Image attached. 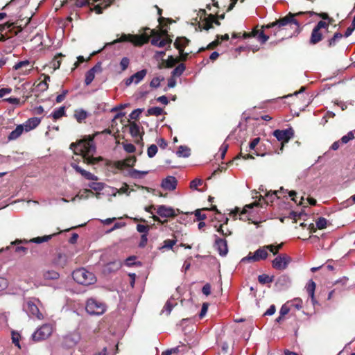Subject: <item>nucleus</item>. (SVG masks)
<instances>
[{"label":"nucleus","instance_id":"obj_20","mask_svg":"<svg viewBox=\"0 0 355 355\" xmlns=\"http://www.w3.org/2000/svg\"><path fill=\"white\" fill-rule=\"evenodd\" d=\"M161 187L166 191H173L177 187L176 178L173 176H168L162 182Z\"/></svg>","mask_w":355,"mask_h":355},{"label":"nucleus","instance_id":"obj_45","mask_svg":"<svg viewBox=\"0 0 355 355\" xmlns=\"http://www.w3.org/2000/svg\"><path fill=\"white\" fill-rule=\"evenodd\" d=\"M315 225L319 230L324 229L327 225V220L324 217H320L315 220Z\"/></svg>","mask_w":355,"mask_h":355},{"label":"nucleus","instance_id":"obj_23","mask_svg":"<svg viewBox=\"0 0 355 355\" xmlns=\"http://www.w3.org/2000/svg\"><path fill=\"white\" fill-rule=\"evenodd\" d=\"M71 166L75 169V171L77 173L81 174V175L83 176L85 179L89 180H94V181L98 180L97 176H96L95 175L92 174L90 172H88V171L83 169L78 164H71Z\"/></svg>","mask_w":355,"mask_h":355},{"label":"nucleus","instance_id":"obj_14","mask_svg":"<svg viewBox=\"0 0 355 355\" xmlns=\"http://www.w3.org/2000/svg\"><path fill=\"white\" fill-rule=\"evenodd\" d=\"M24 309L29 315H32L40 320L43 318L42 313L40 311L37 306L33 301H27L24 306Z\"/></svg>","mask_w":355,"mask_h":355},{"label":"nucleus","instance_id":"obj_44","mask_svg":"<svg viewBox=\"0 0 355 355\" xmlns=\"http://www.w3.org/2000/svg\"><path fill=\"white\" fill-rule=\"evenodd\" d=\"M209 208H202V209H198L195 211L194 214L196 217V220L198 221H202L203 220H205L207 218V216L205 214H202V211L204 210H208Z\"/></svg>","mask_w":355,"mask_h":355},{"label":"nucleus","instance_id":"obj_56","mask_svg":"<svg viewBox=\"0 0 355 355\" xmlns=\"http://www.w3.org/2000/svg\"><path fill=\"white\" fill-rule=\"evenodd\" d=\"M291 306L300 310L302 307V300L300 298H295L291 301Z\"/></svg>","mask_w":355,"mask_h":355},{"label":"nucleus","instance_id":"obj_57","mask_svg":"<svg viewBox=\"0 0 355 355\" xmlns=\"http://www.w3.org/2000/svg\"><path fill=\"white\" fill-rule=\"evenodd\" d=\"M203 181L201 179H195L190 183V188L191 189H198V187L202 185Z\"/></svg>","mask_w":355,"mask_h":355},{"label":"nucleus","instance_id":"obj_64","mask_svg":"<svg viewBox=\"0 0 355 355\" xmlns=\"http://www.w3.org/2000/svg\"><path fill=\"white\" fill-rule=\"evenodd\" d=\"M108 5H105V6H102L101 4L96 5L92 10H94L96 14H101L103 12V10L107 7Z\"/></svg>","mask_w":355,"mask_h":355},{"label":"nucleus","instance_id":"obj_55","mask_svg":"<svg viewBox=\"0 0 355 355\" xmlns=\"http://www.w3.org/2000/svg\"><path fill=\"white\" fill-rule=\"evenodd\" d=\"M176 63H178V57L174 58L173 57L170 56L166 61V67H173L175 65Z\"/></svg>","mask_w":355,"mask_h":355},{"label":"nucleus","instance_id":"obj_28","mask_svg":"<svg viewBox=\"0 0 355 355\" xmlns=\"http://www.w3.org/2000/svg\"><path fill=\"white\" fill-rule=\"evenodd\" d=\"M42 277L45 280H57L60 278V274L55 270H44Z\"/></svg>","mask_w":355,"mask_h":355},{"label":"nucleus","instance_id":"obj_49","mask_svg":"<svg viewBox=\"0 0 355 355\" xmlns=\"http://www.w3.org/2000/svg\"><path fill=\"white\" fill-rule=\"evenodd\" d=\"M8 30V36H10L12 37V36H15L17 35L19 32H21L22 31V28L20 27V26H18L17 27V29L16 30L15 29V24L10 28H7Z\"/></svg>","mask_w":355,"mask_h":355},{"label":"nucleus","instance_id":"obj_18","mask_svg":"<svg viewBox=\"0 0 355 355\" xmlns=\"http://www.w3.org/2000/svg\"><path fill=\"white\" fill-rule=\"evenodd\" d=\"M137 162V158L135 156H130L127 157L126 159L121 161H116L114 162V166L119 169L122 170L125 167H132L135 165Z\"/></svg>","mask_w":355,"mask_h":355},{"label":"nucleus","instance_id":"obj_25","mask_svg":"<svg viewBox=\"0 0 355 355\" xmlns=\"http://www.w3.org/2000/svg\"><path fill=\"white\" fill-rule=\"evenodd\" d=\"M41 122V119L38 117H33L28 119L23 125L25 128L26 132H28L34 128H35L37 126L39 125V124Z\"/></svg>","mask_w":355,"mask_h":355},{"label":"nucleus","instance_id":"obj_47","mask_svg":"<svg viewBox=\"0 0 355 355\" xmlns=\"http://www.w3.org/2000/svg\"><path fill=\"white\" fill-rule=\"evenodd\" d=\"M157 150H158V148H157V145H155V144L150 145L148 148V150H147L148 156L150 158L153 157L156 155V153H157Z\"/></svg>","mask_w":355,"mask_h":355},{"label":"nucleus","instance_id":"obj_63","mask_svg":"<svg viewBox=\"0 0 355 355\" xmlns=\"http://www.w3.org/2000/svg\"><path fill=\"white\" fill-rule=\"evenodd\" d=\"M89 187L95 191H100L103 189V184L100 182H92L89 184Z\"/></svg>","mask_w":355,"mask_h":355},{"label":"nucleus","instance_id":"obj_29","mask_svg":"<svg viewBox=\"0 0 355 355\" xmlns=\"http://www.w3.org/2000/svg\"><path fill=\"white\" fill-rule=\"evenodd\" d=\"M24 130H25L24 125L23 124L18 125L16 127V128L10 133V135L8 136V139L9 140L17 139L18 137H19L21 135Z\"/></svg>","mask_w":355,"mask_h":355},{"label":"nucleus","instance_id":"obj_60","mask_svg":"<svg viewBox=\"0 0 355 355\" xmlns=\"http://www.w3.org/2000/svg\"><path fill=\"white\" fill-rule=\"evenodd\" d=\"M129 63H130V60L128 58H126V57L123 58L120 62V66H121V70L125 71L128 67Z\"/></svg>","mask_w":355,"mask_h":355},{"label":"nucleus","instance_id":"obj_61","mask_svg":"<svg viewBox=\"0 0 355 355\" xmlns=\"http://www.w3.org/2000/svg\"><path fill=\"white\" fill-rule=\"evenodd\" d=\"M75 5L79 8L89 6L90 5V0H76Z\"/></svg>","mask_w":355,"mask_h":355},{"label":"nucleus","instance_id":"obj_40","mask_svg":"<svg viewBox=\"0 0 355 355\" xmlns=\"http://www.w3.org/2000/svg\"><path fill=\"white\" fill-rule=\"evenodd\" d=\"M274 277L273 276H269L266 274H263L261 275H259L258 277V281L261 284H265L271 283L273 282Z\"/></svg>","mask_w":355,"mask_h":355},{"label":"nucleus","instance_id":"obj_39","mask_svg":"<svg viewBox=\"0 0 355 355\" xmlns=\"http://www.w3.org/2000/svg\"><path fill=\"white\" fill-rule=\"evenodd\" d=\"M190 155V148L187 146H179V157H188Z\"/></svg>","mask_w":355,"mask_h":355},{"label":"nucleus","instance_id":"obj_19","mask_svg":"<svg viewBox=\"0 0 355 355\" xmlns=\"http://www.w3.org/2000/svg\"><path fill=\"white\" fill-rule=\"evenodd\" d=\"M258 205V203L254 202L252 204H249V205H246L245 206V207L242 209V211H240V209L239 207H236L231 213L230 214L232 215L233 216H236L237 214H239L240 215V220H250L249 218H248L247 216H244V215L247 213V209H252L253 208L254 206H257Z\"/></svg>","mask_w":355,"mask_h":355},{"label":"nucleus","instance_id":"obj_35","mask_svg":"<svg viewBox=\"0 0 355 355\" xmlns=\"http://www.w3.org/2000/svg\"><path fill=\"white\" fill-rule=\"evenodd\" d=\"M64 55L61 53H59L55 55V57L51 62V67L53 69V70H56L60 68L61 64V58Z\"/></svg>","mask_w":355,"mask_h":355},{"label":"nucleus","instance_id":"obj_8","mask_svg":"<svg viewBox=\"0 0 355 355\" xmlns=\"http://www.w3.org/2000/svg\"><path fill=\"white\" fill-rule=\"evenodd\" d=\"M273 135L278 141L282 142L280 150L282 152L284 144L288 142V141L293 137L294 130L292 128L285 130H275L273 132Z\"/></svg>","mask_w":355,"mask_h":355},{"label":"nucleus","instance_id":"obj_32","mask_svg":"<svg viewBox=\"0 0 355 355\" xmlns=\"http://www.w3.org/2000/svg\"><path fill=\"white\" fill-rule=\"evenodd\" d=\"M87 116L88 113L83 109L76 110L74 112V117L78 123H82Z\"/></svg>","mask_w":355,"mask_h":355},{"label":"nucleus","instance_id":"obj_27","mask_svg":"<svg viewBox=\"0 0 355 355\" xmlns=\"http://www.w3.org/2000/svg\"><path fill=\"white\" fill-rule=\"evenodd\" d=\"M67 256L65 254L58 253L53 259V263L55 266L64 268L67 263Z\"/></svg>","mask_w":355,"mask_h":355},{"label":"nucleus","instance_id":"obj_50","mask_svg":"<svg viewBox=\"0 0 355 355\" xmlns=\"http://www.w3.org/2000/svg\"><path fill=\"white\" fill-rule=\"evenodd\" d=\"M30 64H31L30 62L28 60H26L20 61V62L16 63L14 65L13 68L15 70H18V69H21L23 67L26 68L28 67H30Z\"/></svg>","mask_w":355,"mask_h":355},{"label":"nucleus","instance_id":"obj_1","mask_svg":"<svg viewBox=\"0 0 355 355\" xmlns=\"http://www.w3.org/2000/svg\"><path fill=\"white\" fill-rule=\"evenodd\" d=\"M304 14H308L310 16L317 15L324 20L329 19V15L327 12L318 13L314 11L298 12L296 13L288 12L285 17L279 18L272 23L262 26V30L261 31L258 29L257 26L254 27L251 32H244L242 37L244 39L257 37L258 40L261 44H264L269 39V36L264 33V29H273L274 35L277 36V34L282 33V31L287 30L288 27L293 30V32L287 35H284L280 38V40H283L285 37L288 38L293 35H297L301 31V28L300 22L295 17Z\"/></svg>","mask_w":355,"mask_h":355},{"label":"nucleus","instance_id":"obj_7","mask_svg":"<svg viewBox=\"0 0 355 355\" xmlns=\"http://www.w3.org/2000/svg\"><path fill=\"white\" fill-rule=\"evenodd\" d=\"M53 332V327L50 324H44L38 328L33 334L34 341H41L48 338Z\"/></svg>","mask_w":355,"mask_h":355},{"label":"nucleus","instance_id":"obj_43","mask_svg":"<svg viewBox=\"0 0 355 355\" xmlns=\"http://www.w3.org/2000/svg\"><path fill=\"white\" fill-rule=\"evenodd\" d=\"M148 171H141L136 169L129 171V176L132 178H141L142 175H146Z\"/></svg>","mask_w":355,"mask_h":355},{"label":"nucleus","instance_id":"obj_37","mask_svg":"<svg viewBox=\"0 0 355 355\" xmlns=\"http://www.w3.org/2000/svg\"><path fill=\"white\" fill-rule=\"evenodd\" d=\"M55 235V234H53L51 235H46L44 236L35 237V238L31 239L30 242L35 243H41L43 242H47Z\"/></svg>","mask_w":355,"mask_h":355},{"label":"nucleus","instance_id":"obj_6","mask_svg":"<svg viewBox=\"0 0 355 355\" xmlns=\"http://www.w3.org/2000/svg\"><path fill=\"white\" fill-rule=\"evenodd\" d=\"M86 311L90 315H101L106 310L105 305L103 303L91 298L87 301Z\"/></svg>","mask_w":355,"mask_h":355},{"label":"nucleus","instance_id":"obj_3","mask_svg":"<svg viewBox=\"0 0 355 355\" xmlns=\"http://www.w3.org/2000/svg\"><path fill=\"white\" fill-rule=\"evenodd\" d=\"M99 134L111 135L112 131L110 129L106 128L101 132H96L92 135H88L76 143H71L70 144V149L73 151L74 154L81 155L85 163L87 164H97L103 160L102 157H93V154L96 152V146L94 140L95 137Z\"/></svg>","mask_w":355,"mask_h":355},{"label":"nucleus","instance_id":"obj_4","mask_svg":"<svg viewBox=\"0 0 355 355\" xmlns=\"http://www.w3.org/2000/svg\"><path fill=\"white\" fill-rule=\"evenodd\" d=\"M73 279L82 285L88 286L96 282L94 275L84 268L75 270L72 273Z\"/></svg>","mask_w":355,"mask_h":355},{"label":"nucleus","instance_id":"obj_12","mask_svg":"<svg viewBox=\"0 0 355 355\" xmlns=\"http://www.w3.org/2000/svg\"><path fill=\"white\" fill-rule=\"evenodd\" d=\"M259 141H260V138L259 137H256L254 139H252V141L249 144V146H248L249 150H254V153H252V154H251V153H244L243 152V148H241V152H240L239 156L236 158H239V157H241L244 159H254V157L253 155L254 154H255L257 156H263L264 154H260V153H259L255 150V148L258 145Z\"/></svg>","mask_w":355,"mask_h":355},{"label":"nucleus","instance_id":"obj_26","mask_svg":"<svg viewBox=\"0 0 355 355\" xmlns=\"http://www.w3.org/2000/svg\"><path fill=\"white\" fill-rule=\"evenodd\" d=\"M315 287L316 284L312 279L309 280L306 286V291L311 297L313 305H315L317 303L314 295Z\"/></svg>","mask_w":355,"mask_h":355},{"label":"nucleus","instance_id":"obj_54","mask_svg":"<svg viewBox=\"0 0 355 355\" xmlns=\"http://www.w3.org/2000/svg\"><path fill=\"white\" fill-rule=\"evenodd\" d=\"M138 188H140V189H145L148 192H151L154 196H164L161 191H156L155 189H151V188H149V187H144V186H138Z\"/></svg>","mask_w":355,"mask_h":355},{"label":"nucleus","instance_id":"obj_21","mask_svg":"<svg viewBox=\"0 0 355 355\" xmlns=\"http://www.w3.org/2000/svg\"><path fill=\"white\" fill-rule=\"evenodd\" d=\"M71 166L75 169V171L77 173L81 174V175L83 176L85 179L89 180H94V181L98 180L97 176H96L95 175L92 174L90 172H88V171L83 169L78 164H71Z\"/></svg>","mask_w":355,"mask_h":355},{"label":"nucleus","instance_id":"obj_11","mask_svg":"<svg viewBox=\"0 0 355 355\" xmlns=\"http://www.w3.org/2000/svg\"><path fill=\"white\" fill-rule=\"evenodd\" d=\"M291 261V258L288 255L280 254L272 261V266L275 270H284L288 267Z\"/></svg>","mask_w":355,"mask_h":355},{"label":"nucleus","instance_id":"obj_22","mask_svg":"<svg viewBox=\"0 0 355 355\" xmlns=\"http://www.w3.org/2000/svg\"><path fill=\"white\" fill-rule=\"evenodd\" d=\"M71 166L75 169V171L77 173L81 174V175L83 176L85 179L89 180H94V181L98 180L97 176H96L95 175L92 174L90 172H88V171L83 169L78 164H71Z\"/></svg>","mask_w":355,"mask_h":355},{"label":"nucleus","instance_id":"obj_17","mask_svg":"<svg viewBox=\"0 0 355 355\" xmlns=\"http://www.w3.org/2000/svg\"><path fill=\"white\" fill-rule=\"evenodd\" d=\"M100 71H101V63L99 62L86 73L85 79V85H90L95 78V73Z\"/></svg>","mask_w":355,"mask_h":355},{"label":"nucleus","instance_id":"obj_38","mask_svg":"<svg viewBox=\"0 0 355 355\" xmlns=\"http://www.w3.org/2000/svg\"><path fill=\"white\" fill-rule=\"evenodd\" d=\"M173 300H168L166 304L164 306L163 310L162 311V313L166 312V315H169L171 312L173 308L176 306V302H172Z\"/></svg>","mask_w":355,"mask_h":355},{"label":"nucleus","instance_id":"obj_48","mask_svg":"<svg viewBox=\"0 0 355 355\" xmlns=\"http://www.w3.org/2000/svg\"><path fill=\"white\" fill-rule=\"evenodd\" d=\"M163 77H155L150 83V86L153 88H157L160 85L161 81H164Z\"/></svg>","mask_w":355,"mask_h":355},{"label":"nucleus","instance_id":"obj_52","mask_svg":"<svg viewBox=\"0 0 355 355\" xmlns=\"http://www.w3.org/2000/svg\"><path fill=\"white\" fill-rule=\"evenodd\" d=\"M144 109L138 108L136 110H134L130 114V118L131 119L137 120L139 117V115L143 112Z\"/></svg>","mask_w":355,"mask_h":355},{"label":"nucleus","instance_id":"obj_41","mask_svg":"<svg viewBox=\"0 0 355 355\" xmlns=\"http://www.w3.org/2000/svg\"><path fill=\"white\" fill-rule=\"evenodd\" d=\"M121 266V264L120 262L117 261H112L108 263L105 266V270L108 272H112L114 270H119Z\"/></svg>","mask_w":355,"mask_h":355},{"label":"nucleus","instance_id":"obj_10","mask_svg":"<svg viewBox=\"0 0 355 355\" xmlns=\"http://www.w3.org/2000/svg\"><path fill=\"white\" fill-rule=\"evenodd\" d=\"M268 256V251L266 250L265 246L261 247L257 249L254 254L250 252L247 257L242 259V261H248L249 262H257L260 260H265Z\"/></svg>","mask_w":355,"mask_h":355},{"label":"nucleus","instance_id":"obj_46","mask_svg":"<svg viewBox=\"0 0 355 355\" xmlns=\"http://www.w3.org/2000/svg\"><path fill=\"white\" fill-rule=\"evenodd\" d=\"M176 243L175 239H166L164 241V245L159 248L160 250L166 249L169 250Z\"/></svg>","mask_w":355,"mask_h":355},{"label":"nucleus","instance_id":"obj_15","mask_svg":"<svg viewBox=\"0 0 355 355\" xmlns=\"http://www.w3.org/2000/svg\"><path fill=\"white\" fill-rule=\"evenodd\" d=\"M214 237L215 241L214 247L218 250L220 256H225L228 252L227 241L224 239L219 238L217 235H214Z\"/></svg>","mask_w":355,"mask_h":355},{"label":"nucleus","instance_id":"obj_9","mask_svg":"<svg viewBox=\"0 0 355 355\" xmlns=\"http://www.w3.org/2000/svg\"><path fill=\"white\" fill-rule=\"evenodd\" d=\"M325 26L326 24L324 21H320L315 26V27L312 30L309 40V43L311 44L314 45L322 41V40L323 39V35L321 32V30L325 28Z\"/></svg>","mask_w":355,"mask_h":355},{"label":"nucleus","instance_id":"obj_2","mask_svg":"<svg viewBox=\"0 0 355 355\" xmlns=\"http://www.w3.org/2000/svg\"><path fill=\"white\" fill-rule=\"evenodd\" d=\"M140 33L137 35L132 34H122L119 38L113 40L111 42L106 43L105 46H111L119 42H129L135 46H141L148 43L151 37V44L159 47L165 46L168 40L166 39H162L163 35L167 34V30L163 29L162 31H157L155 29H150L146 27L140 30Z\"/></svg>","mask_w":355,"mask_h":355},{"label":"nucleus","instance_id":"obj_24","mask_svg":"<svg viewBox=\"0 0 355 355\" xmlns=\"http://www.w3.org/2000/svg\"><path fill=\"white\" fill-rule=\"evenodd\" d=\"M157 213L159 216L166 218L173 217L175 215L174 209L164 205H160L157 208Z\"/></svg>","mask_w":355,"mask_h":355},{"label":"nucleus","instance_id":"obj_59","mask_svg":"<svg viewBox=\"0 0 355 355\" xmlns=\"http://www.w3.org/2000/svg\"><path fill=\"white\" fill-rule=\"evenodd\" d=\"M123 149L128 153H132L135 151V147L132 144L123 143Z\"/></svg>","mask_w":355,"mask_h":355},{"label":"nucleus","instance_id":"obj_62","mask_svg":"<svg viewBox=\"0 0 355 355\" xmlns=\"http://www.w3.org/2000/svg\"><path fill=\"white\" fill-rule=\"evenodd\" d=\"M149 230V227L148 225H144L141 224H138L137 225V230L140 233H144L146 234Z\"/></svg>","mask_w":355,"mask_h":355},{"label":"nucleus","instance_id":"obj_13","mask_svg":"<svg viewBox=\"0 0 355 355\" xmlns=\"http://www.w3.org/2000/svg\"><path fill=\"white\" fill-rule=\"evenodd\" d=\"M129 130L131 136L135 139V143L143 146V135L144 132H143L142 134H141L140 126L135 122H130Z\"/></svg>","mask_w":355,"mask_h":355},{"label":"nucleus","instance_id":"obj_33","mask_svg":"<svg viewBox=\"0 0 355 355\" xmlns=\"http://www.w3.org/2000/svg\"><path fill=\"white\" fill-rule=\"evenodd\" d=\"M220 35H216V39L209 43L206 47H201L198 49L197 53H200L202 51H204L205 50H211L214 49L216 47H217L220 44V40H219Z\"/></svg>","mask_w":355,"mask_h":355},{"label":"nucleus","instance_id":"obj_51","mask_svg":"<svg viewBox=\"0 0 355 355\" xmlns=\"http://www.w3.org/2000/svg\"><path fill=\"white\" fill-rule=\"evenodd\" d=\"M177 74H178V67H175L172 71L173 77L168 80V86L169 87H175L176 82H175V80L174 78L175 77V76Z\"/></svg>","mask_w":355,"mask_h":355},{"label":"nucleus","instance_id":"obj_30","mask_svg":"<svg viewBox=\"0 0 355 355\" xmlns=\"http://www.w3.org/2000/svg\"><path fill=\"white\" fill-rule=\"evenodd\" d=\"M343 37V35L339 32L334 34L333 37L327 40L328 47H333Z\"/></svg>","mask_w":355,"mask_h":355},{"label":"nucleus","instance_id":"obj_36","mask_svg":"<svg viewBox=\"0 0 355 355\" xmlns=\"http://www.w3.org/2000/svg\"><path fill=\"white\" fill-rule=\"evenodd\" d=\"M147 73L146 69H142L134 73L132 76L134 79L135 83L137 84L141 81Z\"/></svg>","mask_w":355,"mask_h":355},{"label":"nucleus","instance_id":"obj_16","mask_svg":"<svg viewBox=\"0 0 355 355\" xmlns=\"http://www.w3.org/2000/svg\"><path fill=\"white\" fill-rule=\"evenodd\" d=\"M215 24L216 26H220V22L216 19V16L213 14H209L206 19L202 20V28L209 31L213 28V24Z\"/></svg>","mask_w":355,"mask_h":355},{"label":"nucleus","instance_id":"obj_34","mask_svg":"<svg viewBox=\"0 0 355 355\" xmlns=\"http://www.w3.org/2000/svg\"><path fill=\"white\" fill-rule=\"evenodd\" d=\"M65 107L62 106L59 107L58 110H54L50 115L54 120H58L61 117L65 116Z\"/></svg>","mask_w":355,"mask_h":355},{"label":"nucleus","instance_id":"obj_5","mask_svg":"<svg viewBox=\"0 0 355 355\" xmlns=\"http://www.w3.org/2000/svg\"><path fill=\"white\" fill-rule=\"evenodd\" d=\"M189 40L184 37H179V76L185 70L186 67L181 62L185 61L189 53H184V48L189 43Z\"/></svg>","mask_w":355,"mask_h":355},{"label":"nucleus","instance_id":"obj_31","mask_svg":"<svg viewBox=\"0 0 355 355\" xmlns=\"http://www.w3.org/2000/svg\"><path fill=\"white\" fill-rule=\"evenodd\" d=\"M155 7L157 9V14L159 15V17L158 18L159 26L164 28L165 26V24H164L165 21H166L168 24H172V23L175 22V21L172 19L165 18V17H162V10L157 6Z\"/></svg>","mask_w":355,"mask_h":355},{"label":"nucleus","instance_id":"obj_58","mask_svg":"<svg viewBox=\"0 0 355 355\" xmlns=\"http://www.w3.org/2000/svg\"><path fill=\"white\" fill-rule=\"evenodd\" d=\"M282 193H284V189L283 187H281L280 190L273 191L271 194H270V193H268L266 195V197L268 198L270 196L271 198H281L280 194Z\"/></svg>","mask_w":355,"mask_h":355},{"label":"nucleus","instance_id":"obj_42","mask_svg":"<svg viewBox=\"0 0 355 355\" xmlns=\"http://www.w3.org/2000/svg\"><path fill=\"white\" fill-rule=\"evenodd\" d=\"M162 112H163L162 108L159 107H153L149 108L147 110L146 115L147 116L153 115V116H158L161 115L162 114Z\"/></svg>","mask_w":355,"mask_h":355},{"label":"nucleus","instance_id":"obj_53","mask_svg":"<svg viewBox=\"0 0 355 355\" xmlns=\"http://www.w3.org/2000/svg\"><path fill=\"white\" fill-rule=\"evenodd\" d=\"M354 138V135L353 132H349L346 135H344L343 137H342L340 141L342 144H347L350 140H352Z\"/></svg>","mask_w":355,"mask_h":355}]
</instances>
